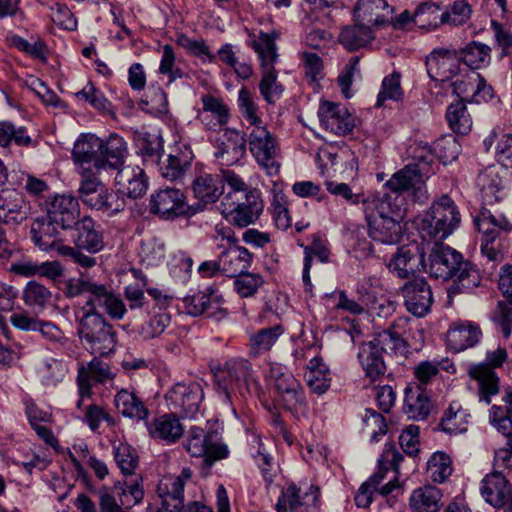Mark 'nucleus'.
Wrapping results in <instances>:
<instances>
[{
    "label": "nucleus",
    "mask_w": 512,
    "mask_h": 512,
    "mask_svg": "<svg viewBox=\"0 0 512 512\" xmlns=\"http://www.w3.org/2000/svg\"><path fill=\"white\" fill-rule=\"evenodd\" d=\"M398 195H373L362 200L369 236L382 244H396L402 237L406 208Z\"/></svg>",
    "instance_id": "obj_1"
},
{
    "label": "nucleus",
    "mask_w": 512,
    "mask_h": 512,
    "mask_svg": "<svg viewBox=\"0 0 512 512\" xmlns=\"http://www.w3.org/2000/svg\"><path fill=\"white\" fill-rule=\"evenodd\" d=\"M277 38L278 34L276 32H260L252 41V47L257 53L262 73L259 90L264 100L269 104L275 103L284 91L282 84L277 80V72L274 68L278 61L275 43Z\"/></svg>",
    "instance_id": "obj_2"
},
{
    "label": "nucleus",
    "mask_w": 512,
    "mask_h": 512,
    "mask_svg": "<svg viewBox=\"0 0 512 512\" xmlns=\"http://www.w3.org/2000/svg\"><path fill=\"white\" fill-rule=\"evenodd\" d=\"M78 335L86 350L100 357L115 350L117 334L103 316H80Z\"/></svg>",
    "instance_id": "obj_3"
},
{
    "label": "nucleus",
    "mask_w": 512,
    "mask_h": 512,
    "mask_svg": "<svg viewBox=\"0 0 512 512\" xmlns=\"http://www.w3.org/2000/svg\"><path fill=\"white\" fill-rule=\"evenodd\" d=\"M460 213L454 201L447 195L436 200L422 219L421 230L435 240L447 238L458 227Z\"/></svg>",
    "instance_id": "obj_4"
},
{
    "label": "nucleus",
    "mask_w": 512,
    "mask_h": 512,
    "mask_svg": "<svg viewBox=\"0 0 512 512\" xmlns=\"http://www.w3.org/2000/svg\"><path fill=\"white\" fill-rule=\"evenodd\" d=\"M184 447L192 457H203L204 466L212 465L224 458L222 432L210 428L206 433L200 427H191L184 441Z\"/></svg>",
    "instance_id": "obj_5"
},
{
    "label": "nucleus",
    "mask_w": 512,
    "mask_h": 512,
    "mask_svg": "<svg viewBox=\"0 0 512 512\" xmlns=\"http://www.w3.org/2000/svg\"><path fill=\"white\" fill-rule=\"evenodd\" d=\"M507 359L505 348L498 347L486 354L487 363L473 365L469 369V376L476 380L479 385V398L487 404L491 401V396L499 393V379L494 371L495 367H500Z\"/></svg>",
    "instance_id": "obj_6"
},
{
    "label": "nucleus",
    "mask_w": 512,
    "mask_h": 512,
    "mask_svg": "<svg viewBox=\"0 0 512 512\" xmlns=\"http://www.w3.org/2000/svg\"><path fill=\"white\" fill-rule=\"evenodd\" d=\"M249 149L256 162L263 167L268 174H276L280 164L277 161L279 148L274 136L264 127L254 126L249 135Z\"/></svg>",
    "instance_id": "obj_7"
},
{
    "label": "nucleus",
    "mask_w": 512,
    "mask_h": 512,
    "mask_svg": "<svg viewBox=\"0 0 512 512\" xmlns=\"http://www.w3.org/2000/svg\"><path fill=\"white\" fill-rule=\"evenodd\" d=\"M99 308H105L107 314L113 319H122L126 307L120 297L104 284L94 282L85 304L80 308L81 316H102Z\"/></svg>",
    "instance_id": "obj_8"
},
{
    "label": "nucleus",
    "mask_w": 512,
    "mask_h": 512,
    "mask_svg": "<svg viewBox=\"0 0 512 512\" xmlns=\"http://www.w3.org/2000/svg\"><path fill=\"white\" fill-rule=\"evenodd\" d=\"M426 179L428 178L420 174L413 165H406L395 172L385 186L402 199L401 194L408 193L413 202L424 203L428 199Z\"/></svg>",
    "instance_id": "obj_9"
},
{
    "label": "nucleus",
    "mask_w": 512,
    "mask_h": 512,
    "mask_svg": "<svg viewBox=\"0 0 512 512\" xmlns=\"http://www.w3.org/2000/svg\"><path fill=\"white\" fill-rule=\"evenodd\" d=\"M192 478V471L184 467L178 476L166 475L158 483L157 493L162 508L167 512H187L184 505V486Z\"/></svg>",
    "instance_id": "obj_10"
},
{
    "label": "nucleus",
    "mask_w": 512,
    "mask_h": 512,
    "mask_svg": "<svg viewBox=\"0 0 512 512\" xmlns=\"http://www.w3.org/2000/svg\"><path fill=\"white\" fill-rule=\"evenodd\" d=\"M203 396L198 383H177L166 393L165 398L171 411L193 418L199 411Z\"/></svg>",
    "instance_id": "obj_11"
},
{
    "label": "nucleus",
    "mask_w": 512,
    "mask_h": 512,
    "mask_svg": "<svg viewBox=\"0 0 512 512\" xmlns=\"http://www.w3.org/2000/svg\"><path fill=\"white\" fill-rule=\"evenodd\" d=\"M318 117L321 126L335 135H346L355 127V118L348 109L331 101L320 102Z\"/></svg>",
    "instance_id": "obj_12"
},
{
    "label": "nucleus",
    "mask_w": 512,
    "mask_h": 512,
    "mask_svg": "<svg viewBox=\"0 0 512 512\" xmlns=\"http://www.w3.org/2000/svg\"><path fill=\"white\" fill-rule=\"evenodd\" d=\"M406 309L416 317H424L433 303L432 290L424 278H416L401 287Z\"/></svg>",
    "instance_id": "obj_13"
},
{
    "label": "nucleus",
    "mask_w": 512,
    "mask_h": 512,
    "mask_svg": "<svg viewBox=\"0 0 512 512\" xmlns=\"http://www.w3.org/2000/svg\"><path fill=\"white\" fill-rule=\"evenodd\" d=\"M47 217L55 222L61 230L72 229L80 219L78 200L72 195H55L46 202Z\"/></svg>",
    "instance_id": "obj_14"
},
{
    "label": "nucleus",
    "mask_w": 512,
    "mask_h": 512,
    "mask_svg": "<svg viewBox=\"0 0 512 512\" xmlns=\"http://www.w3.org/2000/svg\"><path fill=\"white\" fill-rule=\"evenodd\" d=\"M426 68L432 80L445 82L460 74V58L454 50L434 49L426 58Z\"/></svg>",
    "instance_id": "obj_15"
},
{
    "label": "nucleus",
    "mask_w": 512,
    "mask_h": 512,
    "mask_svg": "<svg viewBox=\"0 0 512 512\" xmlns=\"http://www.w3.org/2000/svg\"><path fill=\"white\" fill-rule=\"evenodd\" d=\"M30 210V204L22 192L10 188L0 191V222L3 224H21L28 218Z\"/></svg>",
    "instance_id": "obj_16"
},
{
    "label": "nucleus",
    "mask_w": 512,
    "mask_h": 512,
    "mask_svg": "<svg viewBox=\"0 0 512 512\" xmlns=\"http://www.w3.org/2000/svg\"><path fill=\"white\" fill-rule=\"evenodd\" d=\"M462 258L458 251L436 242L429 254L428 269H424L435 279L449 280Z\"/></svg>",
    "instance_id": "obj_17"
},
{
    "label": "nucleus",
    "mask_w": 512,
    "mask_h": 512,
    "mask_svg": "<svg viewBox=\"0 0 512 512\" xmlns=\"http://www.w3.org/2000/svg\"><path fill=\"white\" fill-rule=\"evenodd\" d=\"M150 212L165 220L185 214L184 194L175 188L159 190L151 196Z\"/></svg>",
    "instance_id": "obj_18"
},
{
    "label": "nucleus",
    "mask_w": 512,
    "mask_h": 512,
    "mask_svg": "<svg viewBox=\"0 0 512 512\" xmlns=\"http://www.w3.org/2000/svg\"><path fill=\"white\" fill-rule=\"evenodd\" d=\"M499 289L507 298V302H498L493 312L492 320L497 324L505 338L512 332V266H504L499 277Z\"/></svg>",
    "instance_id": "obj_19"
},
{
    "label": "nucleus",
    "mask_w": 512,
    "mask_h": 512,
    "mask_svg": "<svg viewBox=\"0 0 512 512\" xmlns=\"http://www.w3.org/2000/svg\"><path fill=\"white\" fill-rule=\"evenodd\" d=\"M70 230L73 243L78 249L95 254L104 248L103 233L91 217H83Z\"/></svg>",
    "instance_id": "obj_20"
},
{
    "label": "nucleus",
    "mask_w": 512,
    "mask_h": 512,
    "mask_svg": "<svg viewBox=\"0 0 512 512\" xmlns=\"http://www.w3.org/2000/svg\"><path fill=\"white\" fill-rule=\"evenodd\" d=\"M425 267L423 255L416 245L398 248L388 263L390 272L400 279H408Z\"/></svg>",
    "instance_id": "obj_21"
},
{
    "label": "nucleus",
    "mask_w": 512,
    "mask_h": 512,
    "mask_svg": "<svg viewBox=\"0 0 512 512\" xmlns=\"http://www.w3.org/2000/svg\"><path fill=\"white\" fill-rule=\"evenodd\" d=\"M311 487L310 490H312ZM317 489L306 493L303 498L299 495V489L295 484L289 485L282 491L276 503L277 512H317L319 498Z\"/></svg>",
    "instance_id": "obj_22"
},
{
    "label": "nucleus",
    "mask_w": 512,
    "mask_h": 512,
    "mask_svg": "<svg viewBox=\"0 0 512 512\" xmlns=\"http://www.w3.org/2000/svg\"><path fill=\"white\" fill-rule=\"evenodd\" d=\"M264 209V203L258 191H247L244 200L230 211L231 224L245 228L257 222Z\"/></svg>",
    "instance_id": "obj_23"
},
{
    "label": "nucleus",
    "mask_w": 512,
    "mask_h": 512,
    "mask_svg": "<svg viewBox=\"0 0 512 512\" xmlns=\"http://www.w3.org/2000/svg\"><path fill=\"white\" fill-rule=\"evenodd\" d=\"M482 337L480 327L471 321L458 320L451 323L446 339L451 349L456 352L475 346Z\"/></svg>",
    "instance_id": "obj_24"
},
{
    "label": "nucleus",
    "mask_w": 512,
    "mask_h": 512,
    "mask_svg": "<svg viewBox=\"0 0 512 512\" xmlns=\"http://www.w3.org/2000/svg\"><path fill=\"white\" fill-rule=\"evenodd\" d=\"M114 377L109 365L98 357H95L88 364V367L81 366L78 369L77 384L79 387L80 400L78 401V407L84 398H89L91 395V383L93 380L98 383H104Z\"/></svg>",
    "instance_id": "obj_25"
},
{
    "label": "nucleus",
    "mask_w": 512,
    "mask_h": 512,
    "mask_svg": "<svg viewBox=\"0 0 512 512\" xmlns=\"http://www.w3.org/2000/svg\"><path fill=\"white\" fill-rule=\"evenodd\" d=\"M433 409L428 392L420 385H408L404 390L403 412L409 419L425 420Z\"/></svg>",
    "instance_id": "obj_26"
},
{
    "label": "nucleus",
    "mask_w": 512,
    "mask_h": 512,
    "mask_svg": "<svg viewBox=\"0 0 512 512\" xmlns=\"http://www.w3.org/2000/svg\"><path fill=\"white\" fill-rule=\"evenodd\" d=\"M103 140L94 134L81 135L74 144L72 156L75 163L92 164L96 169L103 168Z\"/></svg>",
    "instance_id": "obj_27"
},
{
    "label": "nucleus",
    "mask_w": 512,
    "mask_h": 512,
    "mask_svg": "<svg viewBox=\"0 0 512 512\" xmlns=\"http://www.w3.org/2000/svg\"><path fill=\"white\" fill-rule=\"evenodd\" d=\"M452 274L449 277L451 284L447 288V294L450 299L459 294L470 293L481 283L479 271L471 262L463 258Z\"/></svg>",
    "instance_id": "obj_28"
},
{
    "label": "nucleus",
    "mask_w": 512,
    "mask_h": 512,
    "mask_svg": "<svg viewBox=\"0 0 512 512\" xmlns=\"http://www.w3.org/2000/svg\"><path fill=\"white\" fill-rule=\"evenodd\" d=\"M119 191L131 199H137L146 194L148 181L143 169L139 166H124L115 176Z\"/></svg>",
    "instance_id": "obj_29"
},
{
    "label": "nucleus",
    "mask_w": 512,
    "mask_h": 512,
    "mask_svg": "<svg viewBox=\"0 0 512 512\" xmlns=\"http://www.w3.org/2000/svg\"><path fill=\"white\" fill-rule=\"evenodd\" d=\"M393 11L387 0H358L354 8V17L356 21L381 27L388 24Z\"/></svg>",
    "instance_id": "obj_30"
},
{
    "label": "nucleus",
    "mask_w": 512,
    "mask_h": 512,
    "mask_svg": "<svg viewBox=\"0 0 512 512\" xmlns=\"http://www.w3.org/2000/svg\"><path fill=\"white\" fill-rule=\"evenodd\" d=\"M451 85L453 92L458 96L468 95L472 92V98L475 102L486 101L492 97V87L475 71L465 70V74L460 73V76Z\"/></svg>",
    "instance_id": "obj_31"
},
{
    "label": "nucleus",
    "mask_w": 512,
    "mask_h": 512,
    "mask_svg": "<svg viewBox=\"0 0 512 512\" xmlns=\"http://www.w3.org/2000/svg\"><path fill=\"white\" fill-rule=\"evenodd\" d=\"M480 491L485 501L495 507L503 504L505 495L512 491V485L503 471L493 470L481 481Z\"/></svg>",
    "instance_id": "obj_32"
},
{
    "label": "nucleus",
    "mask_w": 512,
    "mask_h": 512,
    "mask_svg": "<svg viewBox=\"0 0 512 512\" xmlns=\"http://www.w3.org/2000/svg\"><path fill=\"white\" fill-rule=\"evenodd\" d=\"M193 158L194 155L189 146L183 145L176 148L164 162L159 163L162 177L171 181L180 179L190 168Z\"/></svg>",
    "instance_id": "obj_33"
},
{
    "label": "nucleus",
    "mask_w": 512,
    "mask_h": 512,
    "mask_svg": "<svg viewBox=\"0 0 512 512\" xmlns=\"http://www.w3.org/2000/svg\"><path fill=\"white\" fill-rule=\"evenodd\" d=\"M476 184L481 192L482 199L487 204H493L504 196V182L498 168L488 166L477 177Z\"/></svg>",
    "instance_id": "obj_34"
},
{
    "label": "nucleus",
    "mask_w": 512,
    "mask_h": 512,
    "mask_svg": "<svg viewBox=\"0 0 512 512\" xmlns=\"http://www.w3.org/2000/svg\"><path fill=\"white\" fill-rule=\"evenodd\" d=\"M474 222L478 231L482 233V240H496L501 232L512 230V224L505 216L496 217L485 208L475 217Z\"/></svg>",
    "instance_id": "obj_35"
},
{
    "label": "nucleus",
    "mask_w": 512,
    "mask_h": 512,
    "mask_svg": "<svg viewBox=\"0 0 512 512\" xmlns=\"http://www.w3.org/2000/svg\"><path fill=\"white\" fill-rule=\"evenodd\" d=\"M115 407L124 417L141 421L148 417L149 410L143 400L133 391L120 390L114 398Z\"/></svg>",
    "instance_id": "obj_36"
},
{
    "label": "nucleus",
    "mask_w": 512,
    "mask_h": 512,
    "mask_svg": "<svg viewBox=\"0 0 512 512\" xmlns=\"http://www.w3.org/2000/svg\"><path fill=\"white\" fill-rule=\"evenodd\" d=\"M148 430L152 438L167 443H174L183 434V427L174 412L156 418L148 426Z\"/></svg>",
    "instance_id": "obj_37"
},
{
    "label": "nucleus",
    "mask_w": 512,
    "mask_h": 512,
    "mask_svg": "<svg viewBox=\"0 0 512 512\" xmlns=\"http://www.w3.org/2000/svg\"><path fill=\"white\" fill-rule=\"evenodd\" d=\"M357 356L365 375L371 380H376L385 374L384 355L377 350L375 345L369 342L363 343Z\"/></svg>",
    "instance_id": "obj_38"
},
{
    "label": "nucleus",
    "mask_w": 512,
    "mask_h": 512,
    "mask_svg": "<svg viewBox=\"0 0 512 512\" xmlns=\"http://www.w3.org/2000/svg\"><path fill=\"white\" fill-rule=\"evenodd\" d=\"M60 228L50 219H37L31 226L30 234L32 241L42 250H50L58 242L62 241Z\"/></svg>",
    "instance_id": "obj_39"
},
{
    "label": "nucleus",
    "mask_w": 512,
    "mask_h": 512,
    "mask_svg": "<svg viewBox=\"0 0 512 512\" xmlns=\"http://www.w3.org/2000/svg\"><path fill=\"white\" fill-rule=\"evenodd\" d=\"M442 494L432 485L415 489L409 498V507L414 512H437L440 510Z\"/></svg>",
    "instance_id": "obj_40"
},
{
    "label": "nucleus",
    "mask_w": 512,
    "mask_h": 512,
    "mask_svg": "<svg viewBox=\"0 0 512 512\" xmlns=\"http://www.w3.org/2000/svg\"><path fill=\"white\" fill-rule=\"evenodd\" d=\"M192 188L197 199L214 203L223 193L224 180L219 175L204 174L194 180Z\"/></svg>",
    "instance_id": "obj_41"
},
{
    "label": "nucleus",
    "mask_w": 512,
    "mask_h": 512,
    "mask_svg": "<svg viewBox=\"0 0 512 512\" xmlns=\"http://www.w3.org/2000/svg\"><path fill=\"white\" fill-rule=\"evenodd\" d=\"M373 38L371 25L360 21L345 26L339 34V42L349 51L365 47Z\"/></svg>",
    "instance_id": "obj_42"
},
{
    "label": "nucleus",
    "mask_w": 512,
    "mask_h": 512,
    "mask_svg": "<svg viewBox=\"0 0 512 512\" xmlns=\"http://www.w3.org/2000/svg\"><path fill=\"white\" fill-rule=\"evenodd\" d=\"M283 402L289 409L304 404V392L300 383L292 374H285L274 384Z\"/></svg>",
    "instance_id": "obj_43"
},
{
    "label": "nucleus",
    "mask_w": 512,
    "mask_h": 512,
    "mask_svg": "<svg viewBox=\"0 0 512 512\" xmlns=\"http://www.w3.org/2000/svg\"><path fill=\"white\" fill-rule=\"evenodd\" d=\"M469 417L458 403H452L441 419V429L448 434L464 433L468 429Z\"/></svg>",
    "instance_id": "obj_44"
},
{
    "label": "nucleus",
    "mask_w": 512,
    "mask_h": 512,
    "mask_svg": "<svg viewBox=\"0 0 512 512\" xmlns=\"http://www.w3.org/2000/svg\"><path fill=\"white\" fill-rule=\"evenodd\" d=\"M203 112L201 119L210 130L220 131L224 123V104L222 100L211 95L202 97Z\"/></svg>",
    "instance_id": "obj_45"
},
{
    "label": "nucleus",
    "mask_w": 512,
    "mask_h": 512,
    "mask_svg": "<svg viewBox=\"0 0 512 512\" xmlns=\"http://www.w3.org/2000/svg\"><path fill=\"white\" fill-rule=\"evenodd\" d=\"M491 48L483 43L472 41L460 52V61L471 69L487 66L491 60Z\"/></svg>",
    "instance_id": "obj_46"
},
{
    "label": "nucleus",
    "mask_w": 512,
    "mask_h": 512,
    "mask_svg": "<svg viewBox=\"0 0 512 512\" xmlns=\"http://www.w3.org/2000/svg\"><path fill=\"white\" fill-rule=\"evenodd\" d=\"M409 155L412 162L408 165H413L417 168L420 174L429 178L434 174V153L433 149L426 143H415L409 147Z\"/></svg>",
    "instance_id": "obj_47"
},
{
    "label": "nucleus",
    "mask_w": 512,
    "mask_h": 512,
    "mask_svg": "<svg viewBox=\"0 0 512 512\" xmlns=\"http://www.w3.org/2000/svg\"><path fill=\"white\" fill-rule=\"evenodd\" d=\"M252 254L247 248L229 245L226 248V260L228 261V268H226V276L236 277L247 271L252 262Z\"/></svg>",
    "instance_id": "obj_48"
},
{
    "label": "nucleus",
    "mask_w": 512,
    "mask_h": 512,
    "mask_svg": "<svg viewBox=\"0 0 512 512\" xmlns=\"http://www.w3.org/2000/svg\"><path fill=\"white\" fill-rule=\"evenodd\" d=\"M103 168L119 169L126 154V143L122 137L113 134L103 142Z\"/></svg>",
    "instance_id": "obj_49"
},
{
    "label": "nucleus",
    "mask_w": 512,
    "mask_h": 512,
    "mask_svg": "<svg viewBox=\"0 0 512 512\" xmlns=\"http://www.w3.org/2000/svg\"><path fill=\"white\" fill-rule=\"evenodd\" d=\"M141 477L136 476L134 479L125 481L123 485L115 486L113 489L119 501L121 508L129 509L138 504L144 496L141 487Z\"/></svg>",
    "instance_id": "obj_50"
},
{
    "label": "nucleus",
    "mask_w": 512,
    "mask_h": 512,
    "mask_svg": "<svg viewBox=\"0 0 512 512\" xmlns=\"http://www.w3.org/2000/svg\"><path fill=\"white\" fill-rule=\"evenodd\" d=\"M446 118L450 128L456 133L467 134L472 127L470 115L462 99L448 106Z\"/></svg>",
    "instance_id": "obj_51"
},
{
    "label": "nucleus",
    "mask_w": 512,
    "mask_h": 512,
    "mask_svg": "<svg viewBox=\"0 0 512 512\" xmlns=\"http://www.w3.org/2000/svg\"><path fill=\"white\" fill-rule=\"evenodd\" d=\"M413 22L421 29L433 30L443 25L440 7L435 3H422L414 12Z\"/></svg>",
    "instance_id": "obj_52"
},
{
    "label": "nucleus",
    "mask_w": 512,
    "mask_h": 512,
    "mask_svg": "<svg viewBox=\"0 0 512 512\" xmlns=\"http://www.w3.org/2000/svg\"><path fill=\"white\" fill-rule=\"evenodd\" d=\"M246 133L235 129H226V163H238L246 155Z\"/></svg>",
    "instance_id": "obj_53"
},
{
    "label": "nucleus",
    "mask_w": 512,
    "mask_h": 512,
    "mask_svg": "<svg viewBox=\"0 0 512 512\" xmlns=\"http://www.w3.org/2000/svg\"><path fill=\"white\" fill-rule=\"evenodd\" d=\"M51 298L52 292L35 280L29 281L23 290V300L29 307L44 309Z\"/></svg>",
    "instance_id": "obj_54"
},
{
    "label": "nucleus",
    "mask_w": 512,
    "mask_h": 512,
    "mask_svg": "<svg viewBox=\"0 0 512 512\" xmlns=\"http://www.w3.org/2000/svg\"><path fill=\"white\" fill-rule=\"evenodd\" d=\"M472 8L465 0H456L441 13L443 25L462 26L468 22Z\"/></svg>",
    "instance_id": "obj_55"
},
{
    "label": "nucleus",
    "mask_w": 512,
    "mask_h": 512,
    "mask_svg": "<svg viewBox=\"0 0 512 512\" xmlns=\"http://www.w3.org/2000/svg\"><path fill=\"white\" fill-rule=\"evenodd\" d=\"M11 142L25 147H29L33 143L25 127H16L11 122H0V146L5 147Z\"/></svg>",
    "instance_id": "obj_56"
},
{
    "label": "nucleus",
    "mask_w": 512,
    "mask_h": 512,
    "mask_svg": "<svg viewBox=\"0 0 512 512\" xmlns=\"http://www.w3.org/2000/svg\"><path fill=\"white\" fill-rule=\"evenodd\" d=\"M432 149L434 157H438L446 165L458 158L461 152V145L454 136L449 135L437 139Z\"/></svg>",
    "instance_id": "obj_57"
},
{
    "label": "nucleus",
    "mask_w": 512,
    "mask_h": 512,
    "mask_svg": "<svg viewBox=\"0 0 512 512\" xmlns=\"http://www.w3.org/2000/svg\"><path fill=\"white\" fill-rule=\"evenodd\" d=\"M282 333L281 325L263 328L250 336L251 347L257 352L269 351Z\"/></svg>",
    "instance_id": "obj_58"
},
{
    "label": "nucleus",
    "mask_w": 512,
    "mask_h": 512,
    "mask_svg": "<svg viewBox=\"0 0 512 512\" xmlns=\"http://www.w3.org/2000/svg\"><path fill=\"white\" fill-rule=\"evenodd\" d=\"M372 345H375L377 350L383 355L389 351L395 354H404L407 352L406 340H399L392 335L387 329L379 332L375 338L369 341Z\"/></svg>",
    "instance_id": "obj_59"
},
{
    "label": "nucleus",
    "mask_w": 512,
    "mask_h": 512,
    "mask_svg": "<svg viewBox=\"0 0 512 512\" xmlns=\"http://www.w3.org/2000/svg\"><path fill=\"white\" fill-rule=\"evenodd\" d=\"M428 471L433 481L443 483L452 473L451 459L444 452H436L428 460Z\"/></svg>",
    "instance_id": "obj_60"
},
{
    "label": "nucleus",
    "mask_w": 512,
    "mask_h": 512,
    "mask_svg": "<svg viewBox=\"0 0 512 512\" xmlns=\"http://www.w3.org/2000/svg\"><path fill=\"white\" fill-rule=\"evenodd\" d=\"M138 153L148 157L152 163H157L163 150L162 138L151 133L140 134L137 138Z\"/></svg>",
    "instance_id": "obj_61"
},
{
    "label": "nucleus",
    "mask_w": 512,
    "mask_h": 512,
    "mask_svg": "<svg viewBox=\"0 0 512 512\" xmlns=\"http://www.w3.org/2000/svg\"><path fill=\"white\" fill-rule=\"evenodd\" d=\"M229 378L236 383L244 382L249 393L258 392L259 385L250 374V367L247 360L234 361L228 367Z\"/></svg>",
    "instance_id": "obj_62"
},
{
    "label": "nucleus",
    "mask_w": 512,
    "mask_h": 512,
    "mask_svg": "<svg viewBox=\"0 0 512 512\" xmlns=\"http://www.w3.org/2000/svg\"><path fill=\"white\" fill-rule=\"evenodd\" d=\"M364 422V432L369 435L370 442H378L380 437L387 432V423L385 418L372 409H366Z\"/></svg>",
    "instance_id": "obj_63"
},
{
    "label": "nucleus",
    "mask_w": 512,
    "mask_h": 512,
    "mask_svg": "<svg viewBox=\"0 0 512 512\" xmlns=\"http://www.w3.org/2000/svg\"><path fill=\"white\" fill-rule=\"evenodd\" d=\"M490 423L504 435L507 440H512V409L501 408V405H493L489 414Z\"/></svg>",
    "instance_id": "obj_64"
}]
</instances>
